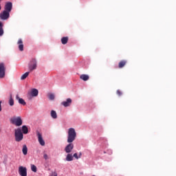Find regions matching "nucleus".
I'll return each instance as SVG.
<instances>
[{
  "label": "nucleus",
  "mask_w": 176,
  "mask_h": 176,
  "mask_svg": "<svg viewBox=\"0 0 176 176\" xmlns=\"http://www.w3.org/2000/svg\"><path fill=\"white\" fill-rule=\"evenodd\" d=\"M76 139V131H75V129L69 128L67 133V142L68 144L65 148V151L66 153H71L72 152V149H74V142Z\"/></svg>",
  "instance_id": "1"
},
{
  "label": "nucleus",
  "mask_w": 176,
  "mask_h": 176,
  "mask_svg": "<svg viewBox=\"0 0 176 176\" xmlns=\"http://www.w3.org/2000/svg\"><path fill=\"white\" fill-rule=\"evenodd\" d=\"M10 122L12 124H14V126H16V127H20L23 124V120L21 119V117L18 116H14L10 119Z\"/></svg>",
  "instance_id": "2"
},
{
  "label": "nucleus",
  "mask_w": 176,
  "mask_h": 176,
  "mask_svg": "<svg viewBox=\"0 0 176 176\" xmlns=\"http://www.w3.org/2000/svg\"><path fill=\"white\" fill-rule=\"evenodd\" d=\"M14 135H15V141L16 142H20V141H23V138H24V135H23V132L21 131V129L18 128L14 130Z\"/></svg>",
  "instance_id": "3"
},
{
  "label": "nucleus",
  "mask_w": 176,
  "mask_h": 176,
  "mask_svg": "<svg viewBox=\"0 0 176 176\" xmlns=\"http://www.w3.org/2000/svg\"><path fill=\"white\" fill-rule=\"evenodd\" d=\"M38 67V62L36 58H32L28 64L29 71L32 72V71L36 69Z\"/></svg>",
  "instance_id": "4"
},
{
  "label": "nucleus",
  "mask_w": 176,
  "mask_h": 176,
  "mask_svg": "<svg viewBox=\"0 0 176 176\" xmlns=\"http://www.w3.org/2000/svg\"><path fill=\"white\" fill-rule=\"evenodd\" d=\"M18 173L21 176H27V168L24 166H19Z\"/></svg>",
  "instance_id": "5"
},
{
  "label": "nucleus",
  "mask_w": 176,
  "mask_h": 176,
  "mask_svg": "<svg viewBox=\"0 0 176 176\" xmlns=\"http://www.w3.org/2000/svg\"><path fill=\"white\" fill-rule=\"evenodd\" d=\"M10 12L8 11H3V13L0 14V19L1 20H8L9 19L10 14Z\"/></svg>",
  "instance_id": "6"
},
{
  "label": "nucleus",
  "mask_w": 176,
  "mask_h": 176,
  "mask_svg": "<svg viewBox=\"0 0 176 176\" xmlns=\"http://www.w3.org/2000/svg\"><path fill=\"white\" fill-rule=\"evenodd\" d=\"M5 64L3 63H0V78L2 79L5 78Z\"/></svg>",
  "instance_id": "7"
},
{
  "label": "nucleus",
  "mask_w": 176,
  "mask_h": 176,
  "mask_svg": "<svg viewBox=\"0 0 176 176\" xmlns=\"http://www.w3.org/2000/svg\"><path fill=\"white\" fill-rule=\"evenodd\" d=\"M60 104L65 108L71 107V105H72V99L67 98L66 100L62 102Z\"/></svg>",
  "instance_id": "8"
},
{
  "label": "nucleus",
  "mask_w": 176,
  "mask_h": 176,
  "mask_svg": "<svg viewBox=\"0 0 176 176\" xmlns=\"http://www.w3.org/2000/svg\"><path fill=\"white\" fill-rule=\"evenodd\" d=\"M12 8H13V4L12 3V2L10 1L7 2L5 5V11L10 13L12 12Z\"/></svg>",
  "instance_id": "9"
},
{
  "label": "nucleus",
  "mask_w": 176,
  "mask_h": 176,
  "mask_svg": "<svg viewBox=\"0 0 176 176\" xmlns=\"http://www.w3.org/2000/svg\"><path fill=\"white\" fill-rule=\"evenodd\" d=\"M36 134L40 145H41V146H45V140H43V138H42V134L38 131H37Z\"/></svg>",
  "instance_id": "10"
},
{
  "label": "nucleus",
  "mask_w": 176,
  "mask_h": 176,
  "mask_svg": "<svg viewBox=\"0 0 176 176\" xmlns=\"http://www.w3.org/2000/svg\"><path fill=\"white\" fill-rule=\"evenodd\" d=\"M17 43L19 44V49L20 52H23L24 50V44H23V40L19 38Z\"/></svg>",
  "instance_id": "11"
},
{
  "label": "nucleus",
  "mask_w": 176,
  "mask_h": 176,
  "mask_svg": "<svg viewBox=\"0 0 176 176\" xmlns=\"http://www.w3.org/2000/svg\"><path fill=\"white\" fill-rule=\"evenodd\" d=\"M80 79L84 80V82H87V80H89V79H90V76H89V75L87 74H82L80 76Z\"/></svg>",
  "instance_id": "12"
},
{
  "label": "nucleus",
  "mask_w": 176,
  "mask_h": 176,
  "mask_svg": "<svg viewBox=\"0 0 176 176\" xmlns=\"http://www.w3.org/2000/svg\"><path fill=\"white\" fill-rule=\"evenodd\" d=\"M38 94H39V91L36 89H32L30 92L32 97H36Z\"/></svg>",
  "instance_id": "13"
},
{
  "label": "nucleus",
  "mask_w": 176,
  "mask_h": 176,
  "mask_svg": "<svg viewBox=\"0 0 176 176\" xmlns=\"http://www.w3.org/2000/svg\"><path fill=\"white\" fill-rule=\"evenodd\" d=\"M126 64H127V60H120L118 63V68H123V67H124Z\"/></svg>",
  "instance_id": "14"
},
{
  "label": "nucleus",
  "mask_w": 176,
  "mask_h": 176,
  "mask_svg": "<svg viewBox=\"0 0 176 176\" xmlns=\"http://www.w3.org/2000/svg\"><path fill=\"white\" fill-rule=\"evenodd\" d=\"M22 152L25 156L28 153V148H27V145L24 144L23 146Z\"/></svg>",
  "instance_id": "15"
},
{
  "label": "nucleus",
  "mask_w": 176,
  "mask_h": 176,
  "mask_svg": "<svg viewBox=\"0 0 176 176\" xmlns=\"http://www.w3.org/2000/svg\"><path fill=\"white\" fill-rule=\"evenodd\" d=\"M68 36H65L61 38V43L62 45H67L68 43Z\"/></svg>",
  "instance_id": "16"
},
{
  "label": "nucleus",
  "mask_w": 176,
  "mask_h": 176,
  "mask_svg": "<svg viewBox=\"0 0 176 176\" xmlns=\"http://www.w3.org/2000/svg\"><path fill=\"white\" fill-rule=\"evenodd\" d=\"M16 100H18L19 103L21 104V105H25V101L24 99L19 98V95L16 96Z\"/></svg>",
  "instance_id": "17"
},
{
  "label": "nucleus",
  "mask_w": 176,
  "mask_h": 176,
  "mask_svg": "<svg viewBox=\"0 0 176 176\" xmlns=\"http://www.w3.org/2000/svg\"><path fill=\"white\" fill-rule=\"evenodd\" d=\"M67 162H72L74 160V156H72V154H69V153L67 154L66 157Z\"/></svg>",
  "instance_id": "18"
},
{
  "label": "nucleus",
  "mask_w": 176,
  "mask_h": 176,
  "mask_svg": "<svg viewBox=\"0 0 176 176\" xmlns=\"http://www.w3.org/2000/svg\"><path fill=\"white\" fill-rule=\"evenodd\" d=\"M22 132L23 134H28V127H27L25 125H23L22 126Z\"/></svg>",
  "instance_id": "19"
},
{
  "label": "nucleus",
  "mask_w": 176,
  "mask_h": 176,
  "mask_svg": "<svg viewBox=\"0 0 176 176\" xmlns=\"http://www.w3.org/2000/svg\"><path fill=\"white\" fill-rule=\"evenodd\" d=\"M51 116L52 119H57V113L56 112V111L52 110L51 111Z\"/></svg>",
  "instance_id": "20"
},
{
  "label": "nucleus",
  "mask_w": 176,
  "mask_h": 176,
  "mask_svg": "<svg viewBox=\"0 0 176 176\" xmlns=\"http://www.w3.org/2000/svg\"><path fill=\"white\" fill-rule=\"evenodd\" d=\"M28 75H30V72H27L24 74H23L21 77V80H24V79L27 78Z\"/></svg>",
  "instance_id": "21"
},
{
  "label": "nucleus",
  "mask_w": 176,
  "mask_h": 176,
  "mask_svg": "<svg viewBox=\"0 0 176 176\" xmlns=\"http://www.w3.org/2000/svg\"><path fill=\"white\" fill-rule=\"evenodd\" d=\"M9 104L10 107H13L14 105V100H13V98H12V95L10 96V98L9 100Z\"/></svg>",
  "instance_id": "22"
},
{
  "label": "nucleus",
  "mask_w": 176,
  "mask_h": 176,
  "mask_svg": "<svg viewBox=\"0 0 176 176\" xmlns=\"http://www.w3.org/2000/svg\"><path fill=\"white\" fill-rule=\"evenodd\" d=\"M31 170L33 171V173H36L37 168L36 166L34 164L31 165Z\"/></svg>",
  "instance_id": "23"
},
{
  "label": "nucleus",
  "mask_w": 176,
  "mask_h": 176,
  "mask_svg": "<svg viewBox=\"0 0 176 176\" xmlns=\"http://www.w3.org/2000/svg\"><path fill=\"white\" fill-rule=\"evenodd\" d=\"M48 98H49V100H54V98H55L54 94H50L48 96Z\"/></svg>",
  "instance_id": "24"
},
{
  "label": "nucleus",
  "mask_w": 176,
  "mask_h": 176,
  "mask_svg": "<svg viewBox=\"0 0 176 176\" xmlns=\"http://www.w3.org/2000/svg\"><path fill=\"white\" fill-rule=\"evenodd\" d=\"M3 28H0V36H2L3 35Z\"/></svg>",
  "instance_id": "25"
},
{
  "label": "nucleus",
  "mask_w": 176,
  "mask_h": 176,
  "mask_svg": "<svg viewBox=\"0 0 176 176\" xmlns=\"http://www.w3.org/2000/svg\"><path fill=\"white\" fill-rule=\"evenodd\" d=\"M118 96H120L123 94V93L121 92L120 90L118 89L117 91H116Z\"/></svg>",
  "instance_id": "26"
},
{
  "label": "nucleus",
  "mask_w": 176,
  "mask_h": 176,
  "mask_svg": "<svg viewBox=\"0 0 176 176\" xmlns=\"http://www.w3.org/2000/svg\"><path fill=\"white\" fill-rule=\"evenodd\" d=\"M43 157H44L45 160H47L49 159V156L46 153H44Z\"/></svg>",
  "instance_id": "27"
},
{
  "label": "nucleus",
  "mask_w": 176,
  "mask_h": 176,
  "mask_svg": "<svg viewBox=\"0 0 176 176\" xmlns=\"http://www.w3.org/2000/svg\"><path fill=\"white\" fill-rule=\"evenodd\" d=\"M73 157H75V159H79V156H78V153H74V155H73Z\"/></svg>",
  "instance_id": "28"
},
{
  "label": "nucleus",
  "mask_w": 176,
  "mask_h": 176,
  "mask_svg": "<svg viewBox=\"0 0 176 176\" xmlns=\"http://www.w3.org/2000/svg\"><path fill=\"white\" fill-rule=\"evenodd\" d=\"M0 28H3V23L0 21Z\"/></svg>",
  "instance_id": "29"
},
{
  "label": "nucleus",
  "mask_w": 176,
  "mask_h": 176,
  "mask_svg": "<svg viewBox=\"0 0 176 176\" xmlns=\"http://www.w3.org/2000/svg\"><path fill=\"white\" fill-rule=\"evenodd\" d=\"M1 104H2V102L0 101V112L2 111V105H1Z\"/></svg>",
  "instance_id": "30"
},
{
  "label": "nucleus",
  "mask_w": 176,
  "mask_h": 176,
  "mask_svg": "<svg viewBox=\"0 0 176 176\" xmlns=\"http://www.w3.org/2000/svg\"><path fill=\"white\" fill-rule=\"evenodd\" d=\"M52 176H57V172H54Z\"/></svg>",
  "instance_id": "31"
},
{
  "label": "nucleus",
  "mask_w": 176,
  "mask_h": 176,
  "mask_svg": "<svg viewBox=\"0 0 176 176\" xmlns=\"http://www.w3.org/2000/svg\"><path fill=\"white\" fill-rule=\"evenodd\" d=\"M81 157H82V153H80L78 155V158L80 159Z\"/></svg>",
  "instance_id": "32"
},
{
  "label": "nucleus",
  "mask_w": 176,
  "mask_h": 176,
  "mask_svg": "<svg viewBox=\"0 0 176 176\" xmlns=\"http://www.w3.org/2000/svg\"><path fill=\"white\" fill-rule=\"evenodd\" d=\"M0 2H2V0H0Z\"/></svg>",
  "instance_id": "33"
}]
</instances>
